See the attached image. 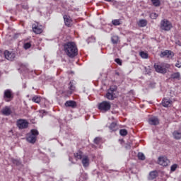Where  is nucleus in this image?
I'll return each mask as SVG.
<instances>
[{
    "label": "nucleus",
    "mask_w": 181,
    "mask_h": 181,
    "mask_svg": "<svg viewBox=\"0 0 181 181\" xmlns=\"http://www.w3.org/2000/svg\"><path fill=\"white\" fill-rule=\"evenodd\" d=\"M119 134L122 136H127V135H128V131H127L125 129H120Z\"/></svg>",
    "instance_id": "32"
},
{
    "label": "nucleus",
    "mask_w": 181,
    "mask_h": 181,
    "mask_svg": "<svg viewBox=\"0 0 181 181\" xmlns=\"http://www.w3.org/2000/svg\"><path fill=\"white\" fill-rule=\"evenodd\" d=\"M109 129L112 132H115V131H118V129H119L118 124H117L116 122H112L109 127Z\"/></svg>",
    "instance_id": "20"
},
{
    "label": "nucleus",
    "mask_w": 181,
    "mask_h": 181,
    "mask_svg": "<svg viewBox=\"0 0 181 181\" xmlns=\"http://www.w3.org/2000/svg\"><path fill=\"white\" fill-rule=\"evenodd\" d=\"M115 62L119 64V66H122V61H121L119 58L115 59Z\"/></svg>",
    "instance_id": "39"
},
{
    "label": "nucleus",
    "mask_w": 181,
    "mask_h": 181,
    "mask_svg": "<svg viewBox=\"0 0 181 181\" xmlns=\"http://www.w3.org/2000/svg\"><path fill=\"white\" fill-rule=\"evenodd\" d=\"M115 91H117V86H112L107 90V93L106 94V98L107 100H115Z\"/></svg>",
    "instance_id": "5"
},
{
    "label": "nucleus",
    "mask_w": 181,
    "mask_h": 181,
    "mask_svg": "<svg viewBox=\"0 0 181 181\" xmlns=\"http://www.w3.org/2000/svg\"><path fill=\"white\" fill-rule=\"evenodd\" d=\"M64 22L65 26L67 28H71L73 26V19L69 15H64Z\"/></svg>",
    "instance_id": "10"
},
{
    "label": "nucleus",
    "mask_w": 181,
    "mask_h": 181,
    "mask_svg": "<svg viewBox=\"0 0 181 181\" xmlns=\"http://www.w3.org/2000/svg\"><path fill=\"white\" fill-rule=\"evenodd\" d=\"M98 108L101 112H107L111 110V103L108 101H103L98 104Z\"/></svg>",
    "instance_id": "4"
},
{
    "label": "nucleus",
    "mask_w": 181,
    "mask_h": 181,
    "mask_svg": "<svg viewBox=\"0 0 181 181\" xmlns=\"http://www.w3.org/2000/svg\"><path fill=\"white\" fill-rule=\"evenodd\" d=\"M64 52L70 59H74L78 54L77 45L73 41H69L63 45Z\"/></svg>",
    "instance_id": "1"
},
{
    "label": "nucleus",
    "mask_w": 181,
    "mask_h": 181,
    "mask_svg": "<svg viewBox=\"0 0 181 181\" xmlns=\"http://www.w3.org/2000/svg\"><path fill=\"white\" fill-rule=\"evenodd\" d=\"M66 107H71V108H76L77 107V103L74 100H68L64 103Z\"/></svg>",
    "instance_id": "19"
},
{
    "label": "nucleus",
    "mask_w": 181,
    "mask_h": 181,
    "mask_svg": "<svg viewBox=\"0 0 181 181\" xmlns=\"http://www.w3.org/2000/svg\"><path fill=\"white\" fill-rule=\"evenodd\" d=\"M38 135L39 131H37V129H33L30 130V134L27 135L26 141L29 142V144H35Z\"/></svg>",
    "instance_id": "3"
},
{
    "label": "nucleus",
    "mask_w": 181,
    "mask_h": 181,
    "mask_svg": "<svg viewBox=\"0 0 181 181\" xmlns=\"http://www.w3.org/2000/svg\"><path fill=\"white\" fill-rule=\"evenodd\" d=\"M150 125H159V119L157 117H152L148 119Z\"/></svg>",
    "instance_id": "18"
},
{
    "label": "nucleus",
    "mask_w": 181,
    "mask_h": 181,
    "mask_svg": "<svg viewBox=\"0 0 181 181\" xmlns=\"http://www.w3.org/2000/svg\"><path fill=\"white\" fill-rule=\"evenodd\" d=\"M172 104H173V101H172L170 99L164 98L162 100V105L165 108H168V107H172Z\"/></svg>",
    "instance_id": "14"
},
{
    "label": "nucleus",
    "mask_w": 181,
    "mask_h": 181,
    "mask_svg": "<svg viewBox=\"0 0 181 181\" xmlns=\"http://www.w3.org/2000/svg\"><path fill=\"white\" fill-rule=\"evenodd\" d=\"M16 56V55L13 52H11L8 50L4 51V57L5 59H6V60H10L11 62H12V60L15 59Z\"/></svg>",
    "instance_id": "12"
},
{
    "label": "nucleus",
    "mask_w": 181,
    "mask_h": 181,
    "mask_svg": "<svg viewBox=\"0 0 181 181\" xmlns=\"http://www.w3.org/2000/svg\"><path fill=\"white\" fill-rule=\"evenodd\" d=\"M173 135L175 139H181V132H179L178 131H175L173 133Z\"/></svg>",
    "instance_id": "28"
},
{
    "label": "nucleus",
    "mask_w": 181,
    "mask_h": 181,
    "mask_svg": "<svg viewBox=\"0 0 181 181\" xmlns=\"http://www.w3.org/2000/svg\"><path fill=\"white\" fill-rule=\"evenodd\" d=\"M33 31L34 33H36V35H40V33H43V28L42 25L39 24H33Z\"/></svg>",
    "instance_id": "13"
},
{
    "label": "nucleus",
    "mask_w": 181,
    "mask_h": 181,
    "mask_svg": "<svg viewBox=\"0 0 181 181\" xmlns=\"http://www.w3.org/2000/svg\"><path fill=\"white\" fill-rule=\"evenodd\" d=\"M165 56L169 59L170 57H173L175 53L170 50H165L160 53V57H165Z\"/></svg>",
    "instance_id": "16"
},
{
    "label": "nucleus",
    "mask_w": 181,
    "mask_h": 181,
    "mask_svg": "<svg viewBox=\"0 0 181 181\" xmlns=\"http://www.w3.org/2000/svg\"><path fill=\"white\" fill-rule=\"evenodd\" d=\"M175 67H177L178 69H180L181 63L177 62V63L175 64Z\"/></svg>",
    "instance_id": "40"
},
{
    "label": "nucleus",
    "mask_w": 181,
    "mask_h": 181,
    "mask_svg": "<svg viewBox=\"0 0 181 181\" xmlns=\"http://www.w3.org/2000/svg\"><path fill=\"white\" fill-rule=\"evenodd\" d=\"M138 25L140 28H145V26H146V25H148V21H146L145 19L139 20Z\"/></svg>",
    "instance_id": "24"
},
{
    "label": "nucleus",
    "mask_w": 181,
    "mask_h": 181,
    "mask_svg": "<svg viewBox=\"0 0 181 181\" xmlns=\"http://www.w3.org/2000/svg\"><path fill=\"white\" fill-rule=\"evenodd\" d=\"M158 15L156 13H151L150 14L151 19H156V18H158Z\"/></svg>",
    "instance_id": "35"
},
{
    "label": "nucleus",
    "mask_w": 181,
    "mask_h": 181,
    "mask_svg": "<svg viewBox=\"0 0 181 181\" xmlns=\"http://www.w3.org/2000/svg\"><path fill=\"white\" fill-rule=\"evenodd\" d=\"M170 78L173 80H179L180 78V73L179 72H175L171 74Z\"/></svg>",
    "instance_id": "25"
},
{
    "label": "nucleus",
    "mask_w": 181,
    "mask_h": 181,
    "mask_svg": "<svg viewBox=\"0 0 181 181\" xmlns=\"http://www.w3.org/2000/svg\"><path fill=\"white\" fill-rule=\"evenodd\" d=\"M116 76H119V72H115Z\"/></svg>",
    "instance_id": "42"
},
{
    "label": "nucleus",
    "mask_w": 181,
    "mask_h": 181,
    "mask_svg": "<svg viewBox=\"0 0 181 181\" xmlns=\"http://www.w3.org/2000/svg\"><path fill=\"white\" fill-rule=\"evenodd\" d=\"M40 101H42V97L39 95H34L32 98V102L35 103L36 104H40Z\"/></svg>",
    "instance_id": "23"
},
{
    "label": "nucleus",
    "mask_w": 181,
    "mask_h": 181,
    "mask_svg": "<svg viewBox=\"0 0 181 181\" xmlns=\"http://www.w3.org/2000/svg\"><path fill=\"white\" fill-rule=\"evenodd\" d=\"M1 114L3 115H5L6 117H9V115H11V114H12V110H11V107L8 106H5L4 107H3V109L1 110Z\"/></svg>",
    "instance_id": "15"
},
{
    "label": "nucleus",
    "mask_w": 181,
    "mask_h": 181,
    "mask_svg": "<svg viewBox=\"0 0 181 181\" xmlns=\"http://www.w3.org/2000/svg\"><path fill=\"white\" fill-rule=\"evenodd\" d=\"M153 6H160V0H151Z\"/></svg>",
    "instance_id": "31"
},
{
    "label": "nucleus",
    "mask_w": 181,
    "mask_h": 181,
    "mask_svg": "<svg viewBox=\"0 0 181 181\" xmlns=\"http://www.w3.org/2000/svg\"><path fill=\"white\" fill-rule=\"evenodd\" d=\"M176 169H177V164H173V165H171V168H170L171 172H175Z\"/></svg>",
    "instance_id": "36"
},
{
    "label": "nucleus",
    "mask_w": 181,
    "mask_h": 181,
    "mask_svg": "<svg viewBox=\"0 0 181 181\" xmlns=\"http://www.w3.org/2000/svg\"><path fill=\"white\" fill-rule=\"evenodd\" d=\"M13 163L14 165H16L17 166H19V165H21V161L19 160H17V159H13Z\"/></svg>",
    "instance_id": "37"
},
{
    "label": "nucleus",
    "mask_w": 181,
    "mask_h": 181,
    "mask_svg": "<svg viewBox=\"0 0 181 181\" xmlns=\"http://www.w3.org/2000/svg\"><path fill=\"white\" fill-rule=\"evenodd\" d=\"M81 162L83 168H88V166H90V158L88 156H83L81 159Z\"/></svg>",
    "instance_id": "17"
},
{
    "label": "nucleus",
    "mask_w": 181,
    "mask_h": 181,
    "mask_svg": "<svg viewBox=\"0 0 181 181\" xmlns=\"http://www.w3.org/2000/svg\"><path fill=\"white\" fill-rule=\"evenodd\" d=\"M76 91V86H74V83L73 82H69V90H64L62 92V94H64L66 97H70L73 93Z\"/></svg>",
    "instance_id": "7"
},
{
    "label": "nucleus",
    "mask_w": 181,
    "mask_h": 181,
    "mask_svg": "<svg viewBox=\"0 0 181 181\" xmlns=\"http://www.w3.org/2000/svg\"><path fill=\"white\" fill-rule=\"evenodd\" d=\"M138 158L139 160H145V155L143 153H139Z\"/></svg>",
    "instance_id": "33"
},
{
    "label": "nucleus",
    "mask_w": 181,
    "mask_h": 181,
    "mask_svg": "<svg viewBox=\"0 0 181 181\" xmlns=\"http://www.w3.org/2000/svg\"><path fill=\"white\" fill-rule=\"evenodd\" d=\"M139 56L141 57V59H148V53H146L144 51H141L139 52Z\"/></svg>",
    "instance_id": "29"
},
{
    "label": "nucleus",
    "mask_w": 181,
    "mask_h": 181,
    "mask_svg": "<svg viewBox=\"0 0 181 181\" xmlns=\"http://www.w3.org/2000/svg\"><path fill=\"white\" fill-rule=\"evenodd\" d=\"M158 163L160 165V166H168V165L170 163V161L168 159V157L162 156L158 157Z\"/></svg>",
    "instance_id": "9"
},
{
    "label": "nucleus",
    "mask_w": 181,
    "mask_h": 181,
    "mask_svg": "<svg viewBox=\"0 0 181 181\" xmlns=\"http://www.w3.org/2000/svg\"><path fill=\"white\" fill-rule=\"evenodd\" d=\"M101 142V138L100 137H96L94 139V144L96 145H100V143Z\"/></svg>",
    "instance_id": "34"
},
{
    "label": "nucleus",
    "mask_w": 181,
    "mask_h": 181,
    "mask_svg": "<svg viewBox=\"0 0 181 181\" xmlns=\"http://www.w3.org/2000/svg\"><path fill=\"white\" fill-rule=\"evenodd\" d=\"M111 41L113 45H118V42H119V37L117 35L112 36L111 37Z\"/></svg>",
    "instance_id": "27"
},
{
    "label": "nucleus",
    "mask_w": 181,
    "mask_h": 181,
    "mask_svg": "<svg viewBox=\"0 0 181 181\" xmlns=\"http://www.w3.org/2000/svg\"><path fill=\"white\" fill-rule=\"evenodd\" d=\"M105 2H112V0H104Z\"/></svg>",
    "instance_id": "41"
},
{
    "label": "nucleus",
    "mask_w": 181,
    "mask_h": 181,
    "mask_svg": "<svg viewBox=\"0 0 181 181\" xmlns=\"http://www.w3.org/2000/svg\"><path fill=\"white\" fill-rule=\"evenodd\" d=\"M158 171L156 170L150 172L148 175V180H153V179H156V177H158Z\"/></svg>",
    "instance_id": "21"
},
{
    "label": "nucleus",
    "mask_w": 181,
    "mask_h": 181,
    "mask_svg": "<svg viewBox=\"0 0 181 181\" xmlns=\"http://www.w3.org/2000/svg\"><path fill=\"white\" fill-rule=\"evenodd\" d=\"M154 69L156 73H160V74H166L167 69L166 68L163 67V66L158 64H154Z\"/></svg>",
    "instance_id": "11"
},
{
    "label": "nucleus",
    "mask_w": 181,
    "mask_h": 181,
    "mask_svg": "<svg viewBox=\"0 0 181 181\" xmlns=\"http://www.w3.org/2000/svg\"><path fill=\"white\" fill-rule=\"evenodd\" d=\"M74 158L76 159V160H81L83 158V151H78V152L76 153H74Z\"/></svg>",
    "instance_id": "22"
},
{
    "label": "nucleus",
    "mask_w": 181,
    "mask_h": 181,
    "mask_svg": "<svg viewBox=\"0 0 181 181\" xmlns=\"http://www.w3.org/2000/svg\"><path fill=\"white\" fill-rule=\"evenodd\" d=\"M22 8L23 9H25L26 11H28V9H29V5L28 4V3H24L22 5Z\"/></svg>",
    "instance_id": "38"
},
{
    "label": "nucleus",
    "mask_w": 181,
    "mask_h": 181,
    "mask_svg": "<svg viewBox=\"0 0 181 181\" xmlns=\"http://www.w3.org/2000/svg\"><path fill=\"white\" fill-rule=\"evenodd\" d=\"M32 47V42H25L23 45V48L25 49V50H28V49H30Z\"/></svg>",
    "instance_id": "30"
},
{
    "label": "nucleus",
    "mask_w": 181,
    "mask_h": 181,
    "mask_svg": "<svg viewBox=\"0 0 181 181\" xmlns=\"http://www.w3.org/2000/svg\"><path fill=\"white\" fill-rule=\"evenodd\" d=\"M173 28V24L169 20L164 18L160 22V29L164 32H169Z\"/></svg>",
    "instance_id": "2"
},
{
    "label": "nucleus",
    "mask_w": 181,
    "mask_h": 181,
    "mask_svg": "<svg viewBox=\"0 0 181 181\" xmlns=\"http://www.w3.org/2000/svg\"><path fill=\"white\" fill-rule=\"evenodd\" d=\"M4 98L7 103L12 101V100H13V94L12 93V90L10 89H6L4 90Z\"/></svg>",
    "instance_id": "8"
},
{
    "label": "nucleus",
    "mask_w": 181,
    "mask_h": 181,
    "mask_svg": "<svg viewBox=\"0 0 181 181\" xmlns=\"http://www.w3.org/2000/svg\"><path fill=\"white\" fill-rule=\"evenodd\" d=\"M112 24L113 26H119V25H122V21L121 19H114L112 21Z\"/></svg>",
    "instance_id": "26"
},
{
    "label": "nucleus",
    "mask_w": 181,
    "mask_h": 181,
    "mask_svg": "<svg viewBox=\"0 0 181 181\" xmlns=\"http://www.w3.org/2000/svg\"><path fill=\"white\" fill-rule=\"evenodd\" d=\"M16 125L18 129H26L29 127V122L25 119H19L16 121Z\"/></svg>",
    "instance_id": "6"
}]
</instances>
